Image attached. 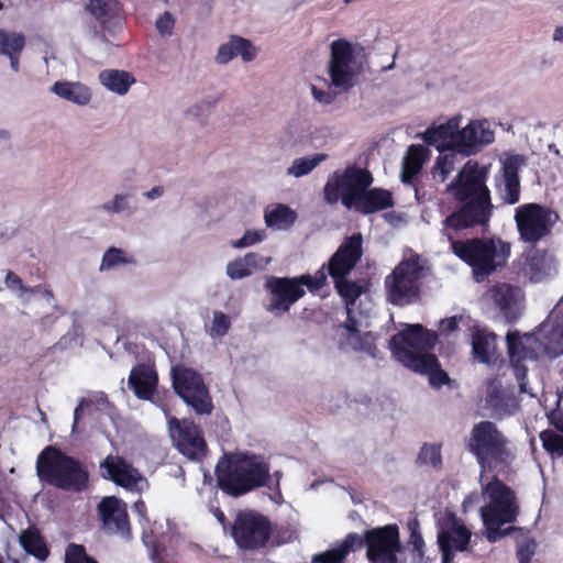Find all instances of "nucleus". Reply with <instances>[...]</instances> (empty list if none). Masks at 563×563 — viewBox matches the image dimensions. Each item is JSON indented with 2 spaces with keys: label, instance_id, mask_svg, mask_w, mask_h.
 <instances>
[{
  "label": "nucleus",
  "instance_id": "3",
  "mask_svg": "<svg viewBox=\"0 0 563 563\" xmlns=\"http://www.w3.org/2000/svg\"><path fill=\"white\" fill-rule=\"evenodd\" d=\"M218 487L229 496L240 497L269 481V465L257 455L227 457L216 467Z\"/></svg>",
  "mask_w": 563,
  "mask_h": 563
},
{
  "label": "nucleus",
  "instance_id": "59",
  "mask_svg": "<svg viewBox=\"0 0 563 563\" xmlns=\"http://www.w3.org/2000/svg\"><path fill=\"white\" fill-rule=\"evenodd\" d=\"M460 320H461V317H456V316L442 320L440 323L441 333L448 335V334L456 331L459 328Z\"/></svg>",
  "mask_w": 563,
  "mask_h": 563
},
{
  "label": "nucleus",
  "instance_id": "5",
  "mask_svg": "<svg viewBox=\"0 0 563 563\" xmlns=\"http://www.w3.org/2000/svg\"><path fill=\"white\" fill-rule=\"evenodd\" d=\"M465 445L483 470L509 466L516 459L509 438L489 420L473 426Z\"/></svg>",
  "mask_w": 563,
  "mask_h": 563
},
{
  "label": "nucleus",
  "instance_id": "1",
  "mask_svg": "<svg viewBox=\"0 0 563 563\" xmlns=\"http://www.w3.org/2000/svg\"><path fill=\"white\" fill-rule=\"evenodd\" d=\"M487 178V167L477 162L468 161L463 166L449 186L455 208L442 221L441 231L450 242L452 253L472 268L476 280H483L505 266L510 256V244L501 239H456L461 231L488 229L495 207Z\"/></svg>",
  "mask_w": 563,
  "mask_h": 563
},
{
  "label": "nucleus",
  "instance_id": "22",
  "mask_svg": "<svg viewBox=\"0 0 563 563\" xmlns=\"http://www.w3.org/2000/svg\"><path fill=\"white\" fill-rule=\"evenodd\" d=\"M395 205L393 194L384 188H367L354 201L352 208L362 214H372Z\"/></svg>",
  "mask_w": 563,
  "mask_h": 563
},
{
  "label": "nucleus",
  "instance_id": "58",
  "mask_svg": "<svg viewBox=\"0 0 563 563\" xmlns=\"http://www.w3.org/2000/svg\"><path fill=\"white\" fill-rule=\"evenodd\" d=\"M507 344H508L509 355H510L511 360H514L518 347L521 345V338H520L519 332H517V331L508 332L507 333Z\"/></svg>",
  "mask_w": 563,
  "mask_h": 563
},
{
  "label": "nucleus",
  "instance_id": "19",
  "mask_svg": "<svg viewBox=\"0 0 563 563\" xmlns=\"http://www.w3.org/2000/svg\"><path fill=\"white\" fill-rule=\"evenodd\" d=\"M494 141V133L485 130L482 123L470 122L465 128L455 132V152L463 155L475 154L481 145Z\"/></svg>",
  "mask_w": 563,
  "mask_h": 563
},
{
  "label": "nucleus",
  "instance_id": "10",
  "mask_svg": "<svg viewBox=\"0 0 563 563\" xmlns=\"http://www.w3.org/2000/svg\"><path fill=\"white\" fill-rule=\"evenodd\" d=\"M175 393L199 416L211 415L214 406L202 375L183 364L172 368Z\"/></svg>",
  "mask_w": 563,
  "mask_h": 563
},
{
  "label": "nucleus",
  "instance_id": "50",
  "mask_svg": "<svg viewBox=\"0 0 563 563\" xmlns=\"http://www.w3.org/2000/svg\"><path fill=\"white\" fill-rule=\"evenodd\" d=\"M536 541L529 539L517 548L516 555L519 563H531L534 555Z\"/></svg>",
  "mask_w": 563,
  "mask_h": 563
},
{
  "label": "nucleus",
  "instance_id": "23",
  "mask_svg": "<svg viewBox=\"0 0 563 563\" xmlns=\"http://www.w3.org/2000/svg\"><path fill=\"white\" fill-rule=\"evenodd\" d=\"M86 10L109 33H114L121 24L119 0H87Z\"/></svg>",
  "mask_w": 563,
  "mask_h": 563
},
{
  "label": "nucleus",
  "instance_id": "14",
  "mask_svg": "<svg viewBox=\"0 0 563 563\" xmlns=\"http://www.w3.org/2000/svg\"><path fill=\"white\" fill-rule=\"evenodd\" d=\"M265 287L271 295L266 309L275 316L288 312L291 306L306 295L297 277L272 276L266 280Z\"/></svg>",
  "mask_w": 563,
  "mask_h": 563
},
{
  "label": "nucleus",
  "instance_id": "26",
  "mask_svg": "<svg viewBox=\"0 0 563 563\" xmlns=\"http://www.w3.org/2000/svg\"><path fill=\"white\" fill-rule=\"evenodd\" d=\"M457 128L459 121L451 119L444 124L427 129L422 139L428 145L435 146L439 152H455V132Z\"/></svg>",
  "mask_w": 563,
  "mask_h": 563
},
{
  "label": "nucleus",
  "instance_id": "34",
  "mask_svg": "<svg viewBox=\"0 0 563 563\" xmlns=\"http://www.w3.org/2000/svg\"><path fill=\"white\" fill-rule=\"evenodd\" d=\"M492 291L495 305L499 308L507 320L514 321L517 318L514 311L516 302L515 288L509 284H501L495 286Z\"/></svg>",
  "mask_w": 563,
  "mask_h": 563
},
{
  "label": "nucleus",
  "instance_id": "40",
  "mask_svg": "<svg viewBox=\"0 0 563 563\" xmlns=\"http://www.w3.org/2000/svg\"><path fill=\"white\" fill-rule=\"evenodd\" d=\"M25 46V36L22 33L9 32L0 29V54L20 55Z\"/></svg>",
  "mask_w": 563,
  "mask_h": 563
},
{
  "label": "nucleus",
  "instance_id": "54",
  "mask_svg": "<svg viewBox=\"0 0 563 563\" xmlns=\"http://www.w3.org/2000/svg\"><path fill=\"white\" fill-rule=\"evenodd\" d=\"M101 208L112 213H119L126 208V196L115 195L112 201L102 205Z\"/></svg>",
  "mask_w": 563,
  "mask_h": 563
},
{
  "label": "nucleus",
  "instance_id": "29",
  "mask_svg": "<svg viewBox=\"0 0 563 563\" xmlns=\"http://www.w3.org/2000/svg\"><path fill=\"white\" fill-rule=\"evenodd\" d=\"M356 532L347 533L335 548L312 556V563H346V556L357 551Z\"/></svg>",
  "mask_w": 563,
  "mask_h": 563
},
{
  "label": "nucleus",
  "instance_id": "20",
  "mask_svg": "<svg viewBox=\"0 0 563 563\" xmlns=\"http://www.w3.org/2000/svg\"><path fill=\"white\" fill-rule=\"evenodd\" d=\"M443 538L446 539L448 545L457 552H464L470 548L472 532L454 512H448L440 522L438 542H442Z\"/></svg>",
  "mask_w": 563,
  "mask_h": 563
},
{
  "label": "nucleus",
  "instance_id": "35",
  "mask_svg": "<svg viewBox=\"0 0 563 563\" xmlns=\"http://www.w3.org/2000/svg\"><path fill=\"white\" fill-rule=\"evenodd\" d=\"M549 268L545 256L539 252H534L527 258L526 263L521 264L519 273L530 282L538 283L548 276Z\"/></svg>",
  "mask_w": 563,
  "mask_h": 563
},
{
  "label": "nucleus",
  "instance_id": "27",
  "mask_svg": "<svg viewBox=\"0 0 563 563\" xmlns=\"http://www.w3.org/2000/svg\"><path fill=\"white\" fill-rule=\"evenodd\" d=\"M430 151L421 144H411L402 158L400 178L404 184L411 185L420 173Z\"/></svg>",
  "mask_w": 563,
  "mask_h": 563
},
{
  "label": "nucleus",
  "instance_id": "46",
  "mask_svg": "<svg viewBox=\"0 0 563 563\" xmlns=\"http://www.w3.org/2000/svg\"><path fill=\"white\" fill-rule=\"evenodd\" d=\"M64 563H98V561L88 555L82 544L69 543L65 551Z\"/></svg>",
  "mask_w": 563,
  "mask_h": 563
},
{
  "label": "nucleus",
  "instance_id": "49",
  "mask_svg": "<svg viewBox=\"0 0 563 563\" xmlns=\"http://www.w3.org/2000/svg\"><path fill=\"white\" fill-rule=\"evenodd\" d=\"M174 25L175 19L168 11H165L162 15H159L155 23L156 30L162 36L172 35Z\"/></svg>",
  "mask_w": 563,
  "mask_h": 563
},
{
  "label": "nucleus",
  "instance_id": "38",
  "mask_svg": "<svg viewBox=\"0 0 563 563\" xmlns=\"http://www.w3.org/2000/svg\"><path fill=\"white\" fill-rule=\"evenodd\" d=\"M333 284L339 296L344 301L346 310H351L356 300L364 292V287L362 285L347 278L336 280Z\"/></svg>",
  "mask_w": 563,
  "mask_h": 563
},
{
  "label": "nucleus",
  "instance_id": "9",
  "mask_svg": "<svg viewBox=\"0 0 563 563\" xmlns=\"http://www.w3.org/2000/svg\"><path fill=\"white\" fill-rule=\"evenodd\" d=\"M272 522L265 515L252 510H239L230 525V534L241 550L264 549L272 537Z\"/></svg>",
  "mask_w": 563,
  "mask_h": 563
},
{
  "label": "nucleus",
  "instance_id": "45",
  "mask_svg": "<svg viewBox=\"0 0 563 563\" xmlns=\"http://www.w3.org/2000/svg\"><path fill=\"white\" fill-rule=\"evenodd\" d=\"M543 449L551 455L563 456V435L552 430H544L540 433Z\"/></svg>",
  "mask_w": 563,
  "mask_h": 563
},
{
  "label": "nucleus",
  "instance_id": "17",
  "mask_svg": "<svg viewBox=\"0 0 563 563\" xmlns=\"http://www.w3.org/2000/svg\"><path fill=\"white\" fill-rule=\"evenodd\" d=\"M98 511L106 530L123 537L131 532L126 504L114 496L104 497L98 505Z\"/></svg>",
  "mask_w": 563,
  "mask_h": 563
},
{
  "label": "nucleus",
  "instance_id": "31",
  "mask_svg": "<svg viewBox=\"0 0 563 563\" xmlns=\"http://www.w3.org/2000/svg\"><path fill=\"white\" fill-rule=\"evenodd\" d=\"M100 82L109 90L118 95H125L132 84L135 82L134 77L125 71L118 69H106L99 74Z\"/></svg>",
  "mask_w": 563,
  "mask_h": 563
},
{
  "label": "nucleus",
  "instance_id": "64",
  "mask_svg": "<svg viewBox=\"0 0 563 563\" xmlns=\"http://www.w3.org/2000/svg\"><path fill=\"white\" fill-rule=\"evenodd\" d=\"M213 515L217 518L218 522L221 525L223 530H227L229 527V521L224 515V512L220 508L213 509Z\"/></svg>",
  "mask_w": 563,
  "mask_h": 563
},
{
  "label": "nucleus",
  "instance_id": "21",
  "mask_svg": "<svg viewBox=\"0 0 563 563\" xmlns=\"http://www.w3.org/2000/svg\"><path fill=\"white\" fill-rule=\"evenodd\" d=\"M128 384L139 399L152 400L157 389L158 374L154 366L139 363L132 367Z\"/></svg>",
  "mask_w": 563,
  "mask_h": 563
},
{
  "label": "nucleus",
  "instance_id": "63",
  "mask_svg": "<svg viewBox=\"0 0 563 563\" xmlns=\"http://www.w3.org/2000/svg\"><path fill=\"white\" fill-rule=\"evenodd\" d=\"M347 312V318L346 320L344 321V329H346L351 334L352 336L361 333L357 329V321L356 319L352 316V309L351 310H346Z\"/></svg>",
  "mask_w": 563,
  "mask_h": 563
},
{
  "label": "nucleus",
  "instance_id": "12",
  "mask_svg": "<svg viewBox=\"0 0 563 563\" xmlns=\"http://www.w3.org/2000/svg\"><path fill=\"white\" fill-rule=\"evenodd\" d=\"M168 433L175 449L192 462H201L208 454L202 430L191 419L170 417Z\"/></svg>",
  "mask_w": 563,
  "mask_h": 563
},
{
  "label": "nucleus",
  "instance_id": "56",
  "mask_svg": "<svg viewBox=\"0 0 563 563\" xmlns=\"http://www.w3.org/2000/svg\"><path fill=\"white\" fill-rule=\"evenodd\" d=\"M4 283H5V286L12 290L19 289L23 292L31 290L30 287L24 286L22 279L12 271H9L7 273Z\"/></svg>",
  "mask_w": 563,
  "mask_h": 563
},
{
  "label": "nucleus",
  "instance_id": "18",
  "mask_svg": "<svg viewBox=\"0 0 563 563\" xmlns=\"http://www.w3.org/2000/svg\"><path fill=\"white\" fill-rule=\"evenodd\" d=\"M486 407L497 419L512 416L519 409V401L512 387H505L494 379L489 383L486 394Z\"/></svg>",
  "mask_w": 563,
  "mask_h": 563
},
{
  "label": "nucleus",
  "instance_id": "8",
  "mask_svg": "<svg viewBox=\"0 0 563 563\" xmlns=\"http://www.w3.org/2000/svg\"><path fill=\"white\" fill-rule=\"evenodd\" d=\"M356 539L357 550L365 547L368 563H399L402 544L396 523L367 529L362 536L356 533Z\"/></svg>",
  "mask_w": 563,
  "mask_h": 563
},
{
  "label": "nucleus",
  "instance_id": "2",
  "mask_svg": "<svg viewBox=\"0 0 563 563\" xmlns=\"http://www.w3.org/2000/svg\"><path fill=\"white\" fill-rule=\"evenodd\" d=\"M437 341V332L416 323L394 334L389 347L396 361L417 374L427 375L431 387L441 388L451 379L438 357L430 353Z\"/></svg>",
  "mask_w": 563,
  "mask_h": 563
},
{
  "label": "nucleus",
  "instance_id": "44",
  "mask_svg": "<svg viewBox=\"0 0 563 563\" xmlns=\"http://www.w3.org/2000/svg\"><path fill=\"white\" fill-rule=\"evenodd\" d=\"M327 276L328 273L325 271V265H322L313 276L310 274H302L296 277L300 287H307L310 292L314 294L327 285Z\"/></svg>",
  "mask_w": 563,
  "mask_h": 563
},
{
  "label": "nucleus",
  "instance_id": "28",
  "mask_svg": "<svg viewBox=\"0 0 563 563\" xmlns=\"http://www.w3.org/2000/svg\"><path fill=\"white\" fill-rule=\"evenodd\" d=\"M497 349V335L485 329H477L472 335V352L481 363H490Z\"/></svg>",
  "mask_w": 563,
  "mask_h": 563
},
{
  "label": "nucleus",
  "instance_id": "52",
  "mask_svg": "<svg viewBox=\"0 0 563 563\" xmlns=\"http://www.w3.org/2000/svg\"><path fill=\"white\" fill-rule=\"evenodd\" d=\"M262 240V236L256 231H246L242 238L232 242V246L235 249H243L246 246H251Z\"/></svg>",
  "mask_w": 563,
  "mask_h": 563
},
{
  "label": "nucleus",
  "instance_id": "41",
  "mask_svg": "<svg viewBox=\"0 0 563 563\" xmlns=\"http://www.w3.org/2000/svg\"><path fill=\"white\" fill-rule=\"evenodd\" d=\"M327 158L328 155L324 153H318L312 156L296 158L291 167L288 169V173L295 177L305 176Z\"/></svg>",
  "mask_w": 563,
  "mask_h": 563
},
{
  "label": "nucleus",
  "instance_id": "36",
  "mask_svg": "<svg viewBox=\"0 0 563 563\" xmlns=\"http://www.w3.org/2000/svg\"><path fill=\"white\" fill-rule=\"evenodd\" d=\"M519 510H516V508H510L509 506L498 507L494 501L481 508L482 520L493 525L512 523L517 520Z\"/></svg>",
  "mask_w": 563,
  "mask_h": 563
},
{
  "label": "nucleus",
  "instance_id": "51",
  "mask_svg": "<svg viewBox=\"0 0 563 563\" xmlns=\"http://www.w3.org/2000/svg\"><path fill=\"white\" fill-rule=\"evenodd\" d=\"M298 531L290 526L282 527L277 530L275 536V543L277 545H282L285 543H290L298 539Z\"/></svg>",
  "mask_w": 563,
  "mask_h": 563
},
{
  "label": "nucleus",
  "instance_id": "61",
  "mask_svg": "<svg viewBox=\"0 0 563 563\" xmlns=\"http://www.w3.org/2000/svg\"><path fill=\"white\" fill-rule=\"evenodd\" d=\"M92 406V401L89 399L81 398L78 406L74 411V424L73 431L77 428L79 420L81 419L82 412Z\"/></svg>",
  "mask_w": 563,
  "mask_h": 563
},
{
  "label": "nucleus",
  "instance_id": "33",
  "mask_svg": "<svg viewBox=\"0 0 563 563\" xmlns=\"http://www.w3.org/2000/svg\"><path fill=\"white\" fill-rule=\"evenodd\" d=\"M20 543L22 548L31 555L40 561H44L49 555V550L45 543L44 538L37 528L31 527L22 531L20 536Z\"/></svg>",
  "mask_w": 563,
  "mask_h": 563
},
{
  "label": "nucleus",
  "instance_id": "16",
  "mask_svg": "<svg viewBox=\"0 0 563 563\" xmlns=\"http://www.w3.org/2000/svg\"><path fill=\"white\" fill-rule=\"evenodd\" d=\"M102 476L129 490L141 492L139 483L146 479L130 462L119 455H108L101 463Z\"/></svg>",
  "mask_w": 563,
  "mask_h": 563
},
{
  "label": "nucleus",
  "instance_id": "25",
  "mask_svg": "<svg viewBox=\"0 0 563 563\" xmlns=\"http://www.w3.org/2000/svg\"><path fill=\"white\" fill-rule=\"evenodd\" d=\"M257 54L256 47L247 38L239 35H231L228 43L222 44L216 56L218 64H227L236 56H241L244 62H252Z\"/></svg>",
  "mask_w": 563,
  "mask_h": 563
},
{
  "label": "nucleus",
  "instance_id": "43",
  "mask_svg": "<svg viewBox=\"0 0 563 563\" xmlns=\"http://www.w3.org/2000/svg\"><path fill=\"white\" fill-rule=\"evenodd\" d=\"M350 343L354 351L364 352L373 358L377 357L378 349L371 332L358 333L351 338Z\"/></svg>",
  "mask_w": 563,
  "mask_h": 563
},
{
  "label": "nucleus",
  "instance_id": "39",
  "mask_svg": "<svg viewBox=\"0 0 563 563\" xmlns=\"http://www.w3.org/2000/svg\"><path fill=\"white\" fill-rule=\"evenodd\" d=\"M442 445L440 443H423L420 448L416 464L419 466H431L434 470L442 468Z\"/></svg>",
  "mask_w": 563,
  "mask_h": 563
},
{
  "label": "nucleus",
  "instance_id": "15",
  "mask_svg": "<svg viewBox=\"0 0 563 563\" xmlns=\"http://www.w3.org/2000/svg\"><path fill=\"white\" fill-rule=\"evenodd\" d=\"M331 58L329 63V75L334 87L347 89L352 87L354 71L352 64L354 63L353 45L344 40L339 38L331 43Z\"/></svg>",
  "mask_w": 563,
  "mask_h": 563
},
{
  "label": "nucleus",
  "instance_id": "7",
  "mask_svg": "<svg viewBox=\"0 0 563 563\" xmlns=\"http://www.w3.org/2000/svg\"><path fill=\"white\" fill-rule=\"evenodd\" d=\"M373 175L366 168L355 165L347 166L344 170H335L328 179L323 188L324 201L335 205L341 200L347 209H352L358 196L373 184Z\"/></svg>",
  "mask_w": 563,
  "mask_h": 563
},
{
  "label": "nucleus",
  "instance_id": "48",
  "mask_svg": "<svg viewBox=\"0 0 563 563\" xmlns=\"http://www.w3.org/2000/svg\"><path fill=\"white\" fill-rule=\"evenodd\" d=\"M504 201L515 205L520 200V179H504Z\"/></svg>",
  "mask_w": 563,
  "mask_h": 563
},
{
  "label": "nucleus",
  "instance_id": "32",
  "mask_svg": "<svg viewBox=\"0 0 563 563\" xmlns=\"http://www.w3.org/2000/svg\"><path fill=\"white\" fill-rule=\"evenodd\" d=\"M485 492L488 494L489 500L496 503L498 507L509 506L519 510L515 492L497 476H494L486 485Z\"/></svg>",
  "mask_w": 563,
  "mask_h": 563
},
{
  "label": "nucleus",
  "instance_id": "47",
  "mask_svg": "<svg viewBox=\"0 0 563 563\" xmlns=\"http://www.w3.org/2000/svg\"><path fill=\"white\" fill-rule=\"evenodd\" d=\"M525 162V156L520 154L507 157L503 165L504 179H519V169Z\"/></svg>",
  "mask_w": 563,
  "mask_h": 563
},
{
  "label": "nucleus",
  "instance_id": "55",
  "mask_svg": "<svg viewBox=\"0 0 563 563\" xmlns=\"http://www.w3.org/2000/svg\"><path fill=\"white\" fill-rule=\"evenodd\" d=\"M213 325L220 335H224L230 329V320L227 314L216 311L213 314Z\"/></svg>",
  "mask_w": 563,
  "mask_h": 563
},
{
  "label": "nucleus",
  "instance_id": "60",
  "mask_svg": "<svg viewBox=\"0 0 563 563\" xmlns=\"http://www.w3.org/2000/svg\"><path fill=\"white\" fill-rule=\"evenodd\" d=\"M446 539H442V542H438L439 549L441 551L442 555V563H452L454 560L456 549L451 548V545H448Z\"/></svg>",
  "mask_w": 563,
  "mask_h": 563
},
{
  "label": "nucleus",
  "instance_id": "37",
  "mask_svg": "<svg viewBox=\"0 0 563 563\" xmlns=\"http://www.w3.org/2000/svg\"><path fill=\"white\" fill-rule=\"evenodd\" d=\"M296 219V212L285 205H277L273 210L265 212V223L269 228H289Z\"/></svg>",
  "mask_w": 563,
  "mask_h": 563
},
{
  "label": "nucleus",
  "instance_id": "57",
  "mask_svg": "<svg viewBox=\"0 0 563 563\" xmlns=\"http://www.w3.org/2000/svg\"><path fill=\"white\" fill-rule=\"evenodd\" d=\"M485 528H486V538L489 542L494 543L496 541H498L499 539H501V526L504 523H496V525H493V523H489L487 521H483Z\"/></svg>",
  "mask_w": 563,
  "mask_h": 563
},
{
  "label": "nucleus",
  "instance_id": "30",
  "mask_svg": "<svg viewBox=\"0 0 563 563\" xmlns=\"http://www.w3.org/2000/svg\"><path fill=\"white\" fill-rule=\"evenodd\" d=\"M58 97L84 106L91 99L90 90L80 82L56 81L51 89Z\"/></svg>",
  "mask_w": 563,
  "mask_h": 563
},
{
  "label": "nucleus",
  "instance_id": "11",
  "mask_svg": "<svg viewBox=\"0 0 563 563\" xmlns=\"http://www.w3.org/2000/svg\"><path fill=\"white\" fill-rule=\"evenodd\" d=\"M558 218L551 208L536 202L517 207L514 217L520 241L533 246L551 234Z\"/></svg>",
  "mask_w": 563,
  "mask_h": 563
},
{
  "label": "nucleus",
  "instance_id": "42",
  "mask_svg": "<svg viewBox=\"0 0 563 563\" xmlns=\"http://www.w3.org/2000/svg\"><path fill=\"white\" fill-rule=\"evenodd\" d=\"M135 261L132 256H126L122 249L114 246L109 247L101 260L100 271L112 269L119 265L134 264Z\"/></svg>",
  "mask_w": 563,
  "mask_h": 563
},
{
  "label": "nucleus",
  "instance_id": "62",
  "mask_svg": "<svg viewBox=\"0 0 563 563\" xmlns=\"http://www.w3.org/2000/svg\"><path fill=\"white\" fill-rule=\"evenodd\" d=\"M311 92H312L313 98L318 102L323 103V104H330L334 99V97L331 92L318 89L316 86H311Z\"/></svg>",
  "mask_w": 563,
  "mask_h": 563
},
{
  "label": "nucleus",
  "instance_id": "24",
  "mask_svg": "<svg viewBox=\"0 0 563 563\" xmlns=\"http://www.w3.org/2000/svg\"><path fill=\"white\" fill-rule=\"evenodd\" d=\"M269 258L264 257L262 254L249 252L242 257H238L227 265V275L232 280L243 279L251 276L254 272L264 271Z\"/></svg>",
  "mask_w": 563,
  "mask_h": 563
},
{
  "label": "nucleus",
  "instance_id": "13",
  "mask_svg": "<svg viewBox=\"0 0 563 563\" xmlns=\"http://www.w3.org/2000/svg\"><path fill=\"white\" fill-rule=\"evenodd\" d=\"M363 255V236L354 233L344 239L338 250L332 254L325 271L333 279V283L347 278Z\"/></svg>",
  "mask_w": 563,
  "mask_h": 563
},
{
  "label": "nucleus",
  "instance_id": "53",
  "mask_svg": "<svg viewBox=\"0 0 563 563\" xmlns=\"http://www.w3.org/2000/svg\"><path fill=\"white\" fill-rule=\"evenodd\" d=\"M514 372L515 376L519 383V388L521 393H527V375H528V368L520 363L519 360H516L514 362Z\"/></svg>",
  "mask_w": 563,
  "mask_h": 563
},
{
  "label": "nucleus",
  "instance_id": "6",
  "mask_svg": "<svg viewBox=\"0 0 563 563\" xmlns=\"http://www.w3.org/2000/svg\"><path fill=\"white\" fill-rule=\"evenodd\" d=\"M430 274V265L420 254L410 251L385 277L384 287L388 302L406 306L420 299L423 279Z\"/></svg>",
  "mask_w": 563,
  "mask_h": 563
},
{
  "label": "nucleus",
  "instance_id": "4",
  "mask_svg": "<svg viewBox=\"0 0 563 563\" xmlns=\"http://www.w3.org/2000/svg\"><path fill=\"white\" fill-rule=\"evenodd\" d=\"M36 473L42 482L66 492L80 493L89 482L82 462L54 445H47L38 454Z\"/></svg>",
  "mask_w": 563,
  "mask_h": 563
}]
</instances>
